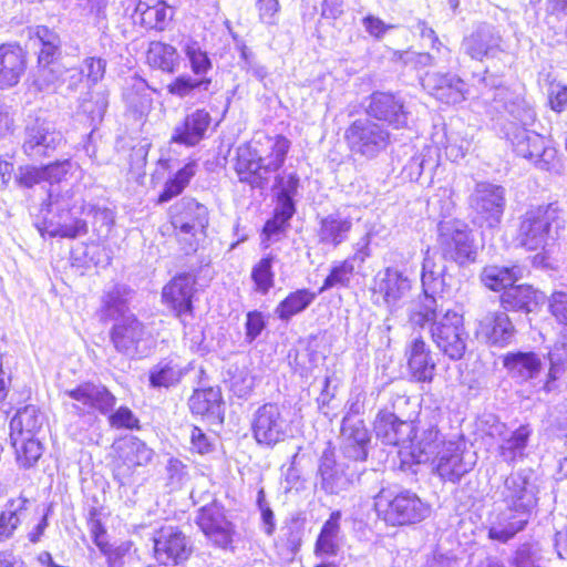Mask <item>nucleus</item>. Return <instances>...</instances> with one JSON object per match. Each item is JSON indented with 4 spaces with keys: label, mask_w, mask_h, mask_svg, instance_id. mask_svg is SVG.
Returning a JSON list of instances; mask_svg holds the SVG:
<instances>
[{
    "label": "nucleus",
    "mask_w": 567,
    "mask_h": 567,
    "mask_svg": "<svg viewBox=\"0 0 567 567\" xmlns=\"http://www.w3.org/2000/svg\"><path fill=\"white\" fill-rule=\"evenodd\" d=\"M539 489L532 468L511 473L501 491L504 508L489 518L488 538L506 544L523 532L538 504Z\"/></svg>",
    "instance_id": "nucleus-4"
},
{
    "label": "nucleus",
    "mask_w": 567,
    "mask_h": 567,
    "mask_svg": "<svg viewBox=\"0 0 567 567\" xmlns=\"http://www.w3.org/2000/svg\"><path fill=\"white\" fill-rule=\"evenodd\" d=\"M155 559L164 566L186 561L193 551L192 540L177 527H162L153 537Z\"/></svg>",
    "instance_id": "nucleus-16"
},
{
    "label": "nucleus",
    "mask_w": 567,
    "mask_h": 567,
    "mask_svg": "<svg viewBox=\"0 0 567 567\" xmlns=\"http://www.w3.org/2000/svg\"><path fill=\"white\" fill-rule=\"evenodd\" d=\"M480 332L492 346L505 347L512 342L516 330L506 311H495L480 321Z\"/></svg>",
    "instance_id": "nucleus-37"
},
{
    "label": "nucleus",
    "mask_w": 567,
    "mask_h": 567,
    "mask_svg": "<svg viewBox=\"0 0 567 567\" xmlns=\"http://www.w3.org/2000/svg\"><path fill=\"white\" fill-rule=\"evenodd\" d=\"M288 431L289 421L278 404L265 403L254 412L251 432L258 444L274 446L285 441Z\"/></svg>",
    "instance_id": "nucleus-15"
},
{
    "label": "nucleus",
    "mask_w": 567,
    "mask_h": 567,
    "mask_svg": "<svg viewBox=\"0 0 567 567\" xmlns=\"http://www.w3.org/2000/svg\"><path fill=\"white\" fill-rule=\"evenodd\" d=\"M558 214L556 204L528 209L520 217L517 235L519 245L527 250L544 249L554 239L553 228L558 227Z\"/></svg>",
    "instance_id": "nucleus-10"
},
{
    "label": "nucleus",
    "mask_w": 567,
    "mask_h": 567,
    "mask_svg": "<svg viewBox=\"0 0 567 567\" xmlns=\"http://www.w3.org/2000/svg\"><path fill=\"white\" fill-rule=\"evenodd\" d=\"M367 113L370 117L385 122L396 130L405 127L409 121L404 101L386 92H374L371 95Z\"/></svg>",
    "instance_id": "nucleus-24"
},
{
    "label": "nucleus",
    "mask_w": 567,
    "mask_h": 567,
    "mask_svg": "<svg viewBox=\"0 0 567 567\" xmlns=\"http://www.w3.org/2000/svg\"><path fill=\"white\" fill-rule=\"evenodd\" d=\"M195 277L190 274L175 276L162 291V298L181 323L186 328L188 319L193 318V296L195 291Z\"/></svg>",
    "instance_id": "nucleus-22"
},
{
    "label": "nucleus",
    "mask_w": 567,
    "mask_h": 567,
    "mask_svg": "<svg viewBox=\"0 0 567 567\" xmlns=\"http://www.w3.org/2000/svg\"><path fill=\"white\" fill-rule=\"evenodd\" d=\"M355 213L357 208L340 207L320 217L317 230L318 243L332 248L346 243L354 223L360 220Z\"/></svg>",
    "instance_id": "nucleus-20"
},
{
    "label": "nucleus",
    "mask_w": 567,
    "mask_h": 567,
    "mask_svg": "<svg viewBox=\"0 0 567 567\" xmlns=\"http://www.w3.org/2000/svg\"><path fill=\"white\" fill-rule=\"evenodd\" d=\"M63 394L72 400L71 403L64 402L70 413L76 416L94 415L85 382L65 390Z\"/></svg>",
    "instance_id": "nucleus-58"
},
{
    "label": "nucleus",
    "mask_w": 567,
    "mask_h": 567,
    "mask_svg": "<svg viewBox=\"0 0 567 567\" xmlns=\"http://www.w3.org/2000/svg\"><path fill=\"white\" fill-rule=\"evenodd\" d=\"M134 291L126 285L116 284L106 289L102 296L100 317L103 321L118 322L128 315V302Z\"/></svg>",
    "instance_id": "nucleus-36"
},
{
    "label": "nucleus",
    "mask_w": 567,
    "mask_h": 567,
    "mask_svg": "<svg viewBox=\"0 0 567 567\" xmlns=\"http://www.w3.org/2000/svg\"><path fill=\"white\" fill-rule=\"evenodd\" d=\"M146 59L151 68L169 74L177 72L181 64L176 48L159 41L150 43Z\"/></svg>",
    "instance_id": "nucleus-47"
},
{
    "label": "nucleus",
    "mask_w": 567,
    "mask_h": 567,
    "mask_svg": "<svg viewBox=\"0 0 567 567\" xmlns=\"http://www.w3.org/2000/svg\"><path fill=\"white\" fill-rule=\"evenodd\" d=\"M267 326L265 315L258 310L249 311L246 315L245 340L252 343Z\"/></svg>",
    "instance_id": "nucleus-61"
},
{
    "label": "nucleus",
    "mask_w": 567,
    "mask_h": 567,
    "mask_svg": "<svg viewBox=\"0 0 567 567\" xmlns=\"http://www.w3.org/2000/svg\"><path fill=\"white\" fill-rule=\"evenodd\" d=\"M498 431L499 443L497 446L498 456L508 465H515L527 456V447L533 429L529 424H522L513 431L505 429V424L496 426Z\"/></svg>",
    "instance_id": "nucleus-29"
},
{
    "label": "nucleus",
    "mask_w": 567,
    "mask_h": 567,
    "mask_svg": "<svg viewBox=\"0 0 567 567\" xmlns=\"http://www.w3.org/2000/svg\"><path fill=\"white\" fill-rule=\"evenodd\" d=\"M316 297L317 295L309 289H297L278 303L274 313L279 320L288 322L292 317L303 312Z\"/></svg>",
    "instance_id": "nucleus-49"
},
{
    "label": "nucleus",
    "mask_w": 567,
    "mask_h": 567,
    "mask_svg": "<svg viewBox=\"0 0 567 567\" xmlns=\"http://www.w3.org/2000/svg\"><path fill=\"white\" fill-rule=\"evenodd\" d=\"M374 509L379 518L392 526L420 523L431 513L430 505L415 493L409 489L395 493L384 487L374 496Z\"/></svg>",
    "instance_id": "nucleus-6"
},
{
    "label": "nucleus",
    "mask_w": 567,
    "mask_h": 567,
    "mask_svg": "<svg viewBox=\"0 0 567 567\" xmlns=\"http://www.w3.org/2000/svg\"><path fill=\"white\" fill-rule=\"evenodd\" d=\"M545 296L529 285L512 286L501 296V305L505 311L532 312Z\"/></svg>",
    "instance_id": "nucleus-39"
},
{
    "label": "nucleus",
    "mask_w": 567,
    "mask_h": 567,
    "mask_svg": "<svg viewBox=\"0 0 567 567\" xmlns=\"http://www.w3.org/2000/svg\"><path fill=\"white\" fill-rule=\"evenodd\" d=\"M182 51L194 76L208 78L207 73L213 69V62L199 42L188 38L182 42Z\"/></svg>",
    "instance_id": "nucleus-53"
},
{
    "label": "nucleus",
    "mask_w": 567,
    "mask_h": 567,
    "mask_svg": "<svg viewBox=\"0 0 567 567\" xmlns=\"http://www.w3.org/2000/svg\"><path fill=\"white\" fill-rule=\"evenodd\" d=\"M274 257L268 255L261 258L251 270V279L256 286V291L267 295L275 284V272L272 271Z\"/></svg>",
    "instance_id": "nucleus-59"
},
{
    "label": "nucleus",
    "mask_w": 567,
    "mask_h": 567,
    "mask_svg": "<svg viewBox=\"0 0 567 567\" xmlns=\"http://www.w3.org/2000/svg\"><path fill=\"white\" fill-rule=\"evenodd\" d=\"M196 523L206 538L217 548L233 549L235 525L227 519L223 509L210 504L199 509Z\"/></svg>",
    "instance_id": "nucleus-19"
},
{
    "label": "nucleus",
    "mask_w": 567,
    "mask_h": 567,
    "mask_svg": "<svg viewBox=\"0 0 567 567\" xmlns=\"http://www.w3.org/2000/svg\"><path fill=\"white\" fill-rule=\"evenodd\" d=\"M439 246L442 254L440 259L451 260L460 266L475 260L474 239L468 226L462 220L451 219L439 224ZM427 254L436 265L445 266L442 260L436 261L435 255L431 254L430 249L426 250L424 258Z\"/></svg>",
    "instance_id": "nucleus-9"
},
{
    "label": "nucleus",
    "mask_w": 567,
    "mask_h": 567,
    "mask_svg": "<svg viewBox=\"0 0 567 567\" xmlns=\"http://www.w3.org/2000/svg\"><path fill=\"white\" fill-rule=\"evenodd\" d=\"M74 194L69 189L63 194H55L53 189L48 193V200L43 206L47 207L48 213L55 214L58 220L47 221L45 230L50 237H61L75 239L84 236L89 231L87 223L78 217L79 214L92 215L96 221L103 225H111L113 217L111 210L101 208L94 205L76 206Z\"/></svg>",
    "instance_id": "nucleus-5"
},
{
    "label": "nucleus",
    "mask_w": 567,
    "mask_h": 567,
    "mask_svg": "<svg viewBox=\"0 0 567 567\" xmlns=\"http://www.w3.org/2000/svg\"><path fill=\"white\" fill-rule=\"evenodd\" d=\"M117 452L123 465L117 466L114 477L121 485L130 483L132 467L146 466L154 456V451L136 436L124 439L118 444Z\"/></svg>",
    "instance_id": "nucleus-26"
},
{
    "label": "nucleus",
    "mask_w": 567,
    "mask_h": 567,
    "mask_svg": "<svg viewBox=\"0 0 567 567\" xmlns=\"http://www.w3.org/2000/svg\"><path fill=\"white\" fill-rule=\"evenodd\" d=\"M370 433L364 421H351L342 419L341 424V452L344 460L352 463L364 462L368 457Z\"/></svg>",
    "instance_id": "nucleus-28"
},
{
    "label": "nucleus",
    "mask_w": 567,
    "mask_h": 567,
    "mask_svg": "<svg viewBox=\"0 0 567 567\" xmlns=\"http://www.w3.org/2000/svg\"><path fill=\"white\" fill-rule=\"evenodd\" d=\"M473 85L477 90L475 97L491 105L496 113L506 112L514 120L506 131L514 152L542 171L556 169L557 151L548 146L540 134L527 128L536 121L533 105L520 93L504 86L502 78L488 70L482 76H474Z\"/></svg>",
    "instance_id": "nucleus-1"
},
{
    "label": "nucleus",
    "mask_w": 567,
    "mask_h": 567,
    "mask_svg": "<svg viewBox=\"0 0 567 567\" xmlns=\"http://www.w3.org/2000/svg\"><path fill=\"white\" fill-rule=\"evenodd\" d=\"M502 42L503 38L495 25L481 23L463 39L462 49L472 59L482 61L503 51Z\"/></svg>",
    "instance_id": "nucleus-27"
},
{
    "label": "nucleus",
    "mask_w": 567,
    "mask_h": 567,
    "mask_svg": "<svg viewBox=\"0 0 567 567\" xmlns=\"http://www.w3.org/2000/svg\"><path fill=\"white\" fill-rule=\"evenodd\" d=\"M549 310L558 322L567 326V291H555L551 295Z\"/></svg>",
    "instance_id": "nucleus-64"
},
{
    "label": "nucleus",
    "mask_w": 567,
    "mask_h": 567,
    "mask_svg": "<svg viewBox=\"0 0 567 567\" xmlns=\"http://www.w3.org/2000/svg\"><path fill=\"white\" fill-rule=\"evenodd\" d=\"M445 272L446 266L436 265L427 254L423 259L421 276L424 301L417 309L410 310L409 320L415 328L429 326L431 339L439 351L450 360L458 361L466 352L468 340L463 315L452 309L437 311L434 297L435 293L443 291Z\"/></svg>",
    "instance_id": "nucleus-2"
},
{
    "label": "nucleus",
    "mask_w": 567,
    "mask_h": 567,
    "mask_svg": "<svg viewBox=\"0 0 567 567\" xmlns=\"http://www.w3.org/2000/svg\"><path fill=\"white\" fill-rule=\"evenodd\" d=\"M43 424V415L35 405L19 409L10 421V435L37 436Z\"/></svg>",
    "instance_id": "nucleus-48"
},
{
    "label": "nucleus",
    "mask_w": 567,
    "mask_h": 567,
    "mask_svg": "<svg viewBox=\"0 0 567 567\" xmlns=\"http://www.w3.org/2000/svg\"><path fill=\"white\" fill-rule=\"evenodd\" d=\"M445 272L446 266L436 265L427 254L423 259L421 276L424 301L417 309L410 310L409 320L415 328L429 326L431 339L439 351L450 360L458 361L466 352L468 340L463 315L452 309L437 311L434 297L435 293L443 291Z\"/></svg>",
    "instance_id": "nucleus-3"
},
{
    "label": "nucleus",
    "mask_w": 567,
    "mask_h": 567,
    "mask_svg": "<svg viewBox=\"0 0 567 567\" xmlns=\"http://www.w3.org/2000/svg\"><path fill=\"white\" fill-rule=\"evenodd\" d=\"M147 330L134 315H128L111 329V341L117 352L125 355L142 353L141 344L146 340Z\"/></svg>",
    "instance_id": "nucleus-25"
},
{
    "label": "nucleus",
    "mask_w": 567,
    "mask_h": 567,
    "mask_svg": "<svg viewBox=\"0 0 567 567\" xmlns=\"http://www.w3.org/2000/svg\"><path fill=\"white\" fill-rule=\"evenodd\" d=\"M525 269L519 265H489L483 268L481 281L493 291H504L524 277Z\"/></svg>",
    "instance_id": "nucleus-41"
},
{
    "label": "nucleus",
    "mask_w": 567,
    "mask_h": 567,
    "mask_svg": "<svg viewBox=\"0 0 567 567\" xmlns=\"http://www.w3.org/2000/svg\"><path fill=\"white\" fill-rule=\"evenodd\" d=\"M167 484L172 488H179L187 480L188 473L186 465L178 458L171 457L166 465Z\"/></svg>",
    "instance_id": "nucleus-63"
},
{
    "label": "nucleus",
    "mask_w": 567,
    "mask_h": 567,
    "mask_svg": "<svg viewBox=\"0 0 567 567\" xmlns=\"http://www.w3.org/2000/svg\"><path fill=\"white\" fill-rule=\"evenodd\" d=\"M65 69L59 62L39 65L34 74L33 85L39 92L53 93L64 85Z\"/></svg>",
    "instance_id": "nucleus-51"
},
{
    "label": "nucleus",
    "mask_w": 567,
    "mask_h": 567,
    "mask_svg": "<svg viewBox=\"0 0 567 567\" xmlns=\"http://www.w3.org/2000/svg\"><path fill=\"white\" fill-rule=\"evenodd\" d=\"M546 559L538 543L519 545L511 559L512 567H546Z\"/></svg>",
    "instance_id": "nucleus-55"
},
{
    "label": "nucleus",
    "mask_w": 567,
    "mask_h": 567,
    "mask_svg": "<svg viewBox=\"0 0 567 567\" xmlns=\"http://www.w3.org/2000/svg\"><path fill=\"white\" fill-rule=\"evenodd\" d=\"M504 367L513 378L527 381L538 375L542 362L534 352H514L505 355Z\"/></svg>",
    "instance_id": "nucleus-44"
},
{
    "label": "nucleus",
    "mask_w": 567,
    "mask_h": 567,
    "mask_svg": "<svg viewBox=\"0 0 567 567\" xmlns=\"http://www.w3.org/2000/svg\"><path fill=\"white\" fill-rule=\"evenodd\" d=\"M63 141V134L50 122L37 118L24 128L22 150L28 157L40 159L50 156Z\"/></svg>",
    "instance_id": "nucleus-18"
},
{
    "label": "nucleus",
    "mask_w": 567,
    "mask_h": 567,
    "mask_svg": "<svg viewBox=\"0 0 567 567\" xmlns=\"http://www.w3.org/2000/svg\"><path fill=\"white\" fill-rule=\"evenodd\" d=\"M85 383L90 395L93 414L99 412L103 415H106L112 412L116 404L115 395L112 394L109 389L101 383H94L90 381Z\"/></svg>",
    "instance_id": "nucleus-57"
},
{
    "label": "nucleus",
    "mask_w": 567,
    "mask_h": 567,
    "mask_svg": "<svg viewBox=\"0 0 567 567\" xmlns=\"http://www.w3.org/2000/svg\"><path fill=\"white\" fill-rule=\"evenodd\" d=\"M371 235L367 233L357 244H355V252L351 258H348L338 265L333 266L330 270V274L323 281L322 287L320 288V292L324 290H329L334 287H348L354 271V262L358 261L360 264L364 262V260L370 256V245Z\"/></svg>",
    "instance_id": "nucleus-32"
},
{
    "label": "nucleus",
    "mask_w": 567,
    "mask_h": 567,
    "mask_svg": "<svg viewBox=\"0 0 567 567\" xmlns=\"http://www.w3.org/2000/svg\"><path fill=\"white\" fill-rule=\"evenodd\" d=\"M359 470L357 463L338 461L331 449H326L319 460L316 485L328 495H338L350 488Z\"/></svg>",
    "instance_id": "nucleus-13"
},
{
    "label": "nucleus",
    "mask_w": 567,
    "mask_h": 567,
    "mask_svg": "<svg viewBox=\"0 0 567 567\" xmlns=\"http://www.w3.org/2000/svg\"><path fill=\"white\" fill-rule=\"evenodd\" d=\"M212 123V116L208 111L197 109L187 114L173 130L171 143L194 147L205 137Z\"/></svg>",
    "instance_id": "nucleus-30"
},
{
    "label": "nucleus",
    "mask_w": 567,
    "mask_h": 567,
    "mask_svg": "<svg viewBox=\"0 0 567 567\" xmlns=\"http://www.w3.org/2000/svg\"><path fill=\"white\" fill-rule=\"evenodd\" d=\"M550 368L548 380L545 384L546 391H551V383L567 371V337L557 341L548 353Z\"/></svg>",
    "instance_id": "nucleus-56"
},
{
    "label": "nucleus",
    "mask_w": 567,
    "mask_h": 567,
    "mask_svg": "<svg viewBox=\"0 0 567 567\" xmlns=\"http://www.w3.org/2000/svg\"><path fill=\"white\" fill-rule=\"evenodd\" d=\"M135 17L144 28L163 31L168 21V7L162 0H138Z\"/></svg>",
    "instance_id": "nucleus-45"
},
{
    "label": "nucleus",
    "mask_w": 567,
    "mask_h": 567,
    "mask_svg": "<svg viewBox=\"0 0 567 567\" xmlns=\"http://www.w3.org/2000/svg\"><path fill=\"white\" fill-rule=\"evenodd\" d=\"M446 441L441 439L440 431L431 426L423 431L420 439L416 440V434L411 437V441L403 445L402 449L409 450L412 460L417 463H426L434 457V462L440 456L442 444Z\"/></svg>",
    "instance_id": "nucleus-38"
},
{
    "label": "nucleus",
    "mask_w": 567,
    "mask_h": 567,
    "mask_svg": "<svg viewBox=\"0 0 567 567\" xmlns=\"http://www.w3.org/2000/svg\"><path fill=\"white\" fill-rule=\"evenodd\" d=\"M27 70V53L16 43L0 45V90L14 87Z\"/></svg>",
    "instance_id": "nucleus-31"
},
{
    "label": "nucleus",
    "mask_w": 567,
    "mask_h": 567,
    "mask_svg": "<svg viewBox=\"0 0 567 567\" xmlns=\"http://www.w3.org/2000/svg\"><path fill=\"white\" fill-rule=\"evenodd\" d=\"M344 138L352 153L371 159L386 150L391 134L371 118H358L346 130Z\"/></svg>",
    "instance_id": "nucleus-12"
},
{
    "label": "nucleus",
    "mask_w": 567,
    "mask_h": 567,
    "mask_svg": "<svg viewBox=\"0 0 567 567\" xmlns=\"http://www.w3.org/2000/svg\"><path fill=\"white\" fill-rule=\"evenodd\" d=\"M10 440L16 450L17 461L21 466L32 467L41 457L43 447L37 436L10 435Z\"/></svg>",
    "instance_id": "nucleus-54"
},
{
    "label": "nucleus",
    "mask_w": 567,
    "mask_h": 567,
    "mask_svg": "<svg viewBox=\"0 0 567 567\" xmlns=\"http://www.w3.org/2000/svg\"><path fill=\"white\" fill-rule=\"evenodd\" d=\"M408 365L412 378L417 382H432L436 363L422 337H416L406 347Z\"/></svg>",
    "instance_id": "nucleus-33"
},
{
    "label": "nucleus",
    "mask_w": 567,
    "mask_h": 567,
    "mask_svg": "<svg viewBox=\"0 0 567 567\" xmlns=\"http://www.w3.org/2000/svg\"><path fill=\"white\" fill-rule=\"evenodd\" d=\"M440 165L436 147L426 146L415 154L403 167V174L411 181L430 186L433 183L434 171Z\"/></svg>",
    "instance_id": "nucleus-35"
},
{
    "label": "nucleus",
    "mask_w": 567,
    "mask_h": 567,
    "mask_svg": "<svg viewBox=\"0 0 567 567\" xmlns=\"http://www.w3.org/2000/svg\"><path fill=\"white\" fill-rule=\"evenodd\" d=\"M410 404L406 395L396 394L391 400V408H385L377 414L374 432L385 445L403 446L414 435L412 415L405 409Z\"/></svg>",
    "instance_id": "nucleus-8"
},
{
    "label": "nucleus",
    "mask_w": 567,
    "mask_h": 567,
    "mask_svg": "<svg viewBox=\"0 0 567 567\" xmlns=\"http://www.w3.org/2000/svg\"><path fill=\"white\" fill-rule=\"evenodd\" d=\"M188 404L194 414L202 415L214 424L223 423L225 406L218 388L195 390L189 398Z\"/></svg>",
    "instance_id": "nucleus-34"
},
{
    "label": "nucleus",
    "mask_w": 567,
    "mask_h": 567,
    "mask_svg": "<svg viewBox=\"0 0 567 567\" xmlns=\"http://www.w3.org/2000/svg\"><path fill=\"white\" fill-rule=\"evenodd\" d=\"M411 290V279L403 271L388 267L375 276L372 293L375 305H383L394 313L409 301Z\"/></svg>",
    "instance_id": "nucleus-14"
},
{
    "label": "nucleus",
    "mask_w": 567,
    "mask_h": 567,
    "mask_svg": "<svg viewBox=\"0 0 567 567\" xmlns=\"http://www.w3.org/2000/svg\"><path fill=\"white\" fill-rule=\"evenodd\" d=\"M186 373L187 369L178 359L164 358L150 369V385L154 389H169L177 385Z\"/></svg>",
    "instance_id": "nucleus-40"
},
{
    "label": "nucleus",
    "mask_w": 567,
    "mask_h": 567,
    "mask_svg": "<svg viewBox=\"0 0 567 567\" xmlns=\"http://www.w3.org/2000/svg\"><path fill=\"white\" fill-rule=\"evenodd\" d=\"M171 217L185 254L196 251L209 223L207 207L192 197H183L171 208Z\"/></svg>",
    "instance_id": "nucleus-7"
},
{
    "label": "nucleus",
    "mask_w": 567,
    "mask_h": 567,
    "mask_svg": "<svg viewBox=\"0 0 567 567\" xmlns=\"http://www.w3.org/2000/svg\"><path fill=\"white\" fill-rule=\"evenodd\" d=\"M33 45L38 48V64L58 62L62 54L60 35L45 25H38L31 37Z\"/></svg>",
    "instance_id": "nucleus-42"
},
{
    "label": "nucleus",
    "mask_w": 567,
    "mask_h": 567,
    "mask_svg": "<svg viewBox=\"0 0 567 567\" xmlns=\"http://www.w3.org/2000/svg\"><path fill=\"white\" fill-rule=\"evenodd\" d=\"M29 499L24 496L11 498L0 514V543L9 539L21 524V516L27 511Z\"/></svg>",
    "instance_id": "nucleus-50"
},
{
    "label": "nucleus",
    "mask_w": 567,
    "mask_h": 567,
    "mask_svg": "<svg viewBox=\"0 0 567 567\" xmlns=\"http://www.w3.org/2000/svg\"><path fill=\"white\" fill-rule=\"evenodd\" d=\"M289 148L290 142L280 135L271 142L270 153L265 157L252 154L249 148H240L236 164L240 181H248V177L243 175H249L250 183L267 179L266 175L278 171L284 165Z\"/></svg>",
    "instance_id": "nucleus-11"
},
{
    "label": "nucleus",
    "mask_w": 567,
    "mask_h": 567,
    "mask_svg": "<svg viewBox=\"0 0 567 567\" xmlns=\"http://www.w3.org/2000/svg\"><path fill=\"white\" fill-rule=\"evenodd\" d=\"M109 423L115 429H138L140 421L127 406H120L114 412L109 413Z\"/></svg>",
    "instance_id": "nucleus-62"
},
{
    "label": "nucleus",
    "mask_w": 567,
    "mask_h": 567,
    "mask_svg": "<svg viewBox=\"0 0 567 567\" xmlns=\"http://www.w3.org/2000/svg\"><path fill=\"white\" fill-rule=\"evenodd\" d=\"M505 189L499 185L481 182L470 196V206L488 227H495L502 220L505 209Z\"/></svg>",
    "instance_id": "nucleus-17"
},
{
    "label": "nucleus",
    "mask_w": 567,
    "mask_h": 567,
    "mask_svg": "<svg viewBox=\"0 0 567 567\" xmlns=\"http://www.w3.org/2000/svg\"><path fill=\"white\" fill-rule=\"evenodd\" d=\"M434 463L435 473L440 478L451 483L460 482L474 466L473 461L465 458L464 443L453 440L442 444L440 456Z\"/></svg>",
    "instance_id": "nucleus-23"
},
{
    "label": "nucleus",
    "mask_w": 567,
    "mask_h": 567,
    "mask_svg": "<svg viewBox=\"0 0 567 567\" xmlns=\"http://www.w3.org/2000/svg\"><path fill=\"white\" fill-rule=\"evenodd\" d=\"M210 85V78H195L184 73L173 79L166 90L168 94L183 100L194 96L196 92H208Z\"/></svg>",
    "instance_id": "nucleus-52"
},
{
    "label": "nucleus",
    "mask_w": 567,
    "mask_h": 567,
    "mask_svg": "<svg viewBox=\"0 0 567 567\" xmlns=\"http://www.w3.org/2000/svg\"><path fill=\"white\" fill-rule=\"evenodd\" d=\"M109 106V94L105 90L87 92L80 102L76 116L89 126L95 127L104 117Z\"/></svg>",
    "instance_id": "nucleus-43"
},
{
    "label": "nucleus",
    "mask_w": 567,
    "mask_h": 567,
    "mask_svg": "<svg viewBox=\"0 0 567 567\" xmlns=\"http://www.w3.org/2000/svg\"><path fill=\"white\" fill-rule=\"evenodd\" d=\"M341 513L334 511L324 522L316 542L315 553L318 556H336L339 550Z\"/></svg>",
    "instance_id": "nucleus-46"
},
{
    "label": "nucleus",
    "mask_w": 567,
    "mask_h": 567,
    "mask_svg": "<svg viewBox=\"0 0 567 567\" xmlns=\"http://www.w3.org/2000/svg\"><path fill=\"white\" fill-rule=\"evenodd\" d=\"M44 172L42 166L37 167L32 165L19 166L16 174V184L21 188H32L44 181Z\"/></svg>",
    "instance_id": "nucleus-60"
},
{
    "label": "nucleus",
    "mask_w": 567,
    "mask_h": 567,
    "mask_svg": "<svg viewBox=\"0 0 567 567\" xmlns=\"http://www.w3.org/2000/svg\"><path fill=\"white\" fill-rule=\"evenodd\" d=\"M424 90L445 104H458L471 96L467 83L454 73L427 72L422 79Z\"/></svg>",
    "instance_id": "nucleus-21"
}]
</instances>
